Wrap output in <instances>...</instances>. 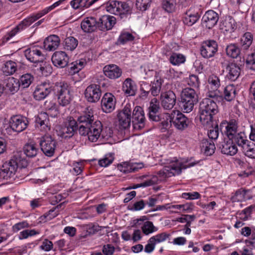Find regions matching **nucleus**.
Instances as JSON below:
<instances>
[{
    "label": "nucleus",
    "mask_w": 255,
    "mask_h": 255,
    "mask_svg": "<svg viewBox=\"0 0 255 255\" xmlns=\"http://www.w3.org/2000/svg\"><path fill=\"white\" fill-rule=\"evenodd\" d=\"M79 133L82 136H88L91 142H96L101 136L103 138H108L112 133L110 128H103L102 123L95 120L93 110L87 108L78 117Z\"/></svg>",
    "instance_id": "nucleus-1"
},
{
    "label": "nucleus",
    "mask_w": 255,
    "mask_h": 255,
    "mask_svg": "<svg viewBox=\"0 0 255 255\" xmlns=\"http://www.w3.org/2000/svg\"><path fill=\"white\" fill-rule=\"evenodd\" d=\"M28 163L24 159H20V157L14 156L8 162L4 163L0 169V178L4 179L13 178L14 176H19L20 172L26 176L28 173L26 169Z\"/></svg>",
    "instance_id": "nucleus-2"
},
{
    "label": "nucleus",
    "mask_w": 255,
    "mask_h": 255,
    "mask_svg": "<svg viewBox=\"0 0 255 255\" xmlns=\"http://www.w3.org/2000/svg\"><path fill=\"white\" fill-rule=\"evenodd\" d=\"M165 118L159 126L162 132L167 131L172 124L178 129L183 130L187 128L189 120L179 111H173L170 114H166Z\"/></svg>",
    "instance_id": "nucleus-3"
},
{
    "label": "nucleus",
    "mask_w": 255,
    "mask_h": 255,
    "mask_svg": "<svg viewBox=\"0 0 255 255\" xmlns=\"http://www.w3.org/2000/svg\"><path fill=\"white\" fill-rule=\"evenodd\" d=\"M200 120L204 126L213 125L214 116L218 113V106L210 98H205L200 102L199 108Z\"/></svg>",
    "instance_id": "nucleus-4"
},
{
    "label": "nucleus",
    "mask_w": 255,
    "mask_h": 255,
    "mask_svg": "<svg viewBox=\"0 0 255 255\" xmlns=\"http://www.w3.org/2000/svg\"><path fill=\"white\" fill-rule=\"evenodd\" d=\"M53 91L57 97L59 105L66 107L70 104L73 96L72 88L69 84L65 82H57L53 87Z\"/></svg>",
    "instance_id": "nucleus-5"
},
{
    "label": "nucleus",
    "mask_w": 255,
    "mask_h": 255,
    "mask_svg": "<svg viewBox=\"0 0 255 255\" xmlns=\"http://www.w3.org/2000/svg\"><path fill=\"white\" fill-rule=\"evenodd\" d=\"M198 163V162H193L189 163L188 164H185L184 163L178 162L177 159L173 160L168 159L165 162V164L167 165L165 166L163 169L159 171L157 173L161 177L166 178L175 176L180 174L182 169L193 166Z\"/></svg>",
    "instance_id": "nucleus-6"
},
{
    "label": "nucleus",
    "mask_w": 255,
    "mask_h": 255,
    "mask_svg": "<svg viewBox=\"0 0 255 255\" xmlns=\"http://www.w3.org/2000/svg\"><path fill=\"white\" fill-rule=\"evenodd\" d=\"M179 106L184 113H190L198 102V97L195 90L191 88H187L182 90Z\"/></svg>",
    "instance_id": "nucleus-7"
},
{
    "label": "nucleus",
    "mask_w": 255,
    "mask_h": 255,
    "mask_svg": "<svg viewBox=\"0 0 255 255\" xmlns=\"http://www.w3.org/2000/svg\"><path fill=\"white\" fill-rule=\"evenodd\" d=\"M107 10L115 15H119L121 19L126 18L131 13V8L126 2L112 0L107 4Z\"/></svg>",
    "instance_id": "nucleus-8"
},
{
    "label": "nucleus",
    "mask_w": 255,
    "mask_h": 255,
    "mask_svg": "<svg viewBox=\"0 0 255 255\" xmlns=\"http://www.w3.org/2000/svg\"><path fill=\"white\" fill-rule=\"evenodd\" d=\"M39 145L41 150L47 156H52L57 145L56 140L50 135L42 136L40 140Z\"/></svg>",
    "instance_id": "nucleus-9"
},
{
    "label": "nucleus",
    "mask_w": 255,
    "mask_h": 255,
    "mask_svg": "<svg viewBox=\"0 0 255 255\" xmlns=\"http://www.w3.org/2000/svg\"><path fill=\"white\" fill-rule=\"evenodd\" d=\"M8 124L9 128L13 131L19 133L27 128L29 121L27 118L24 116L14 115L10 118Z\"/></svg>",
    "instance_id": "nucleus-10"
},
{
    "label": "nucleus",
    "mask_w": 255,
    "mask_h": 255,
    "mask_svg": "<svg viewBox=\"0 0 255 255\" xmlns=\"http://www.w3.org/2000/svg\"><path fill=\"white\" fill-rule=\"evenodd\" d=\"M79 130V125L72 117H68L65 126L61 128L60 135L64 138L72 137L75 133Z\"/></svg>",
    "instance_id": "nucleus-11"
},
{
    "label": "nucleus",
    "mask_w": 255,
    "mask_h": 255,
    "mask_svg": "<svg viewBox=\"0 0 255 255\" xmlns=\"http://www.w3.org/2000/svg\"><path fill=\"white\" fill-rule=\"evenodd\" d=\"M131 109L130 104H127L124 109L117 115L120 129H126L130 127L131 123Z\"/></svg>",
    "instance_id": "nucleus-12"
},
{
    "label": "nucleus",
    "mask_w": 255,
    "mask_h": 255,
    "mask_svg": "<svg viewBox=\"0 0 255 255\" xmlns=\"http://www.w3.org/2000/svg\"><path fill=\"white\" fill-rule=\"evenodd\" d=\"M218 44L214 40H208L203 42L200 48L201 55L205 58L213 57L218 51Z\"/></svg>",
    "instance_id": "nucleus-13"
},
{
    "label": "nucleus",
    "mask_w": 255,
    "mask_h": 255,
    "mask_svg": "<svg viewBox=\"0 0 255 255\" xmlns=\"http://www.w3.org/2000/svg\"><path fill=\"white\" fill-rule=\"evenodd\" d=\"M132 123L134 128L141 129L145 125V118L143 109L140 106H136L132 112Z\"/></svg>",
    "instance_id": "nucleus-14"
},
{
    "label": "nucleus",
    "mask_w": 255,
    "mask_h": 255,
    "mask_svg": "<svg viewBox=\"0 0 255 255\" xmlns=\"http://www.w3.org/2000/svg\"><path fill=\"white\" fill-rule=\"evenodd\" d=\"M238 124L235 120H231L229 122H222L220 125V130L229 138L232 139L237 133Z\"/></svg>",
    "instance_id": "nucleus-15"
},
{
    "label": "nucleus",
    "mask_w": 255,
    "mask_h": 255,
    "mask_svg": "<svg viewBox=\"0 0 255 255\" xmlns=\"http://www.w3.org/2000/svg\"><path fill=\"white\" fill-rule=\"evenodd\" d=\"M84 94L88 102H97L102 95L100 86L97 84H91L88 86L85 91Z\"/></svg>",
    "instance_id": "nucleus-16"
},
{
    "label": "nucleus",
    "mask_w": 255,
    "mask_h": 255,
    "mask_svg": "<svg viewBox=\"0 0 255 255\" xmlns=\"http://www.w3.org/2000/svg\"><path fill=\"white\" fill-rule=\"evenodd\" d=\"M160 101L161 106L164 109L170 110L175 105L176 96L173 91L169 90L161 93Z\"/></svg>",
    "instance_id": "nucleus-17"
},
{
    "label": "nucleus",
    "mask_w": 255,
    "mask_h": 255,
    "mask_svg": "<svg viewBox=\"0 0 255 255\" xmlns=\"http://www.w3.org/2000/svg\"><path fill=\"white\" fill-rule=\"evenodd\" d=\"M24 54L26 59L30 62L38 64L44 59V55L37 47H32L26 49Z\"/></svg>",
    "instance_id": "nucleus-18"
},
{
    "label": "nucleus",
    "mask_w": 255,
    "mask_h": 255,
    "mask_svg": "<svg viewBox=\"0 0 255 255\" xmlns=\"http://www.w3.org/2000/svg\"><path fill=\"white\" fill-rule=\"evenodd\" d=\"M116 99L111 93H105L101 100V107L102 111L105 113H110L115 108Z\"/></svg>",
    "instance_id": "nucleus-19"
},
{
    "label": "nucleus",
    "mask_w": 255,
    "mask_h": 255,
    "mask_svg": "<svg viewBox=\"0 0 255 255\" xmlns=\"http://www.w3.org/2000/svg\"><path fill=\"white\" fill-rule=\"evenodd\" d=\"M18 79L13 77H8L3 81L2 89L4 93L8 95H13L19 89Z\"/></svg>",
    "instance_id": "nucleus-20"
},
{
    "label": "nucleus",
    "mask_w": 255,
    "mask_h": 255,
    "mask_svg": "<svg viewBox=\"0 0 255 255\" xmlns=\"http://www.w3.org/2000/svg\"><path fill=\"white\" fill-rule=\"evenodd\" d=\"M219 20L218 14L213 10L206 12L202 19L203 26L208 29L213 27Z\"/></svg>",
    "instance_id": "nucleus-21"
},
{
    "label": "nucleus",
    "mask_w": 255,
    "mask_h": 255,
    "mask_svg": "<svg viewBox=\"0 0 255 255\" xmlns=\"http://www.w3.org/2000/svg\"><path fill=\"white\" fill-rule=\"evenodd\" d=\"M53 91V87L49 83H43L37 86L33 93L36 100L40 101L45 98Z\"/></svg>",
    "instance_id": "nucleus-22"
},
{
    "label": "nucleus",
    "mask_w": 255,
    "mask_h": 255,
    "mask_svg": "<svg viewBox=\"0 0 255 255\" xmlns=\"http://www.w3.org/2000/svg\"><path fill=\"white\" fill-rule=\"evenodd\" d=\"M53 65L59 68H64L68 65L69 57L67 54L62 51L55 52L51 57Z\"/></svg>",
    "instance_id": "nucleus-23"
},
{
    "label": "nucleus",
    "mask_w": 255,
    "mask_h": 255,
    "mask_svg": "<svg viewBox=\"0 0 255 255\" xmlns=\"http://www.w3.org/2000/svg\"><path fill=\"white\" fill-rule=\"evenodd\" d=\"M81 27L84 32L92 33L99 29L98 20L94 17L85 18L81 22Z\"/></svg>",
    "instance_id": "nucleus-24"
},
{
    "label": "nucleus",
    "mask_w": 255,
    "mask_h": 255,
    "mask_svg": "<svg viewBox=\"0 0 255 255\" xmlns=\"http://www.w3.org/2000/svg\"><path fill=\"white\" fill-rule=\"evenodd\" d=\"M99 30L107 31L111 29L116 23V18L111 15H104L99 20Z\"/></svg>",
    "instance_id": "nucleus-25"
},
{
    "label": "nucleus",
    "mask_w": 255,
    "mask_h": 255,
    "mask_svg": "<svg viewBox=\"0 0 255 255\" xmlns=\"http://www.w3.org/2000/svg\"><path fill=\"white\" fill-rule=\"evenodd\" d=\"M36 126L41 131L47 132L50 129L48 113L41 112L35 118Z\"/></svg>",
    "instance_id": "nucleus-26"
},
{
    "label": "nucleus",
    "mask_w": 255,
    "mask_h": 255,
    "mask_svg": "<svg viewBox=\"0 0 255 255\" xmlns=\"http://www.w3.org/2000/svg\"><path fill=\"white\" fill-rule=\"evenodd\" d=\"M252 191L250 189L241 188L237 190L234 195L232 196L231 200L232 202H242L253 198Z\"/></svg>",
    "instance_id": "nucleus-27"
},
{
    "label": "nucleus",
    "mask_w": 255,
    "mask_h": 255,
    "mask_svg": "<svg viewBox=\"0 0 255 255\" xmlns=\"http://www.w3.org/2000/svg\"><path fill=\"white\" fill-rule=\"evenodd\" d=\"M106 76L111 79H116L122 75L121 69L116 65L111 64L105 66L103 69Z\"/></svg>",
    "instance_id": "nucleus-28"
},
{
    "label": "nucleus",
    "mask_w": 255,
    "mask_h": 255,
    "mask_svg": "<svg viewBox=\"0 0 255 255\" xmlns=\"http://www.w3.org/2000/svg\"><path fill=\"white\" fill-rule=\"evenodd\" d=\"M226 70L228 74L226 75L227 78L232 81H236L239 77L241 69L240 67L235 63H229L226 68Z\"/></svg>",
    "instance_id": "nucleus-29"
},
{
    "label": "nucleus",
    "mask_w": 255,
    "mask_h": 255,
    "mask_svg": "<svg viewBox=\"0 0 255 255\" xmlns=\"http://www.w3.org/2000/svg\"><path fill=\"white\" fill-rule=\"evenodd\" d=\"M60 41V38L57 35H50L44 40L43 46L46 50L54 51L58 47Z\"/></svg>",
    "instance_id": "nucleus-30"
},
{
    "label": "nucleus",
    "mask_w": 255,
    "mask_h": 255,
    "mask_svg": "<svg viewBox=\"0 0 255 255\" xmlns=\"http://www.w3.org/2000/svg\"><path fill=\"white\" fill-rule=\"evenodd\" d=\"M219 147L222 153L227 155L233 156L238 152V148L236 145L234 144L230 139L227 141H223Z\"/></svg>",
    "instance_id": "nucleus-31"
},
{
    "label": "nucleus",
    "mask_w": 255,
    "mask_h": 255,
    "mask_svg": "<svg viewBox=\"0 0 255 255\" xmlns=\"http://www.w3.org/2000/svg\"><path fill=\"white\" fill-rule=\"evenodd\" d=\"M123 91L128 96H134L136 91V86L130 78H127L123 83Z\"/></svg>",
    "instance_id": "nucleus-32"
},
{
    "label": "nucleus",
    "mask_w": 255,
    "mask_h": 255,
    "mask_svg": "<svg viewBox=\"0 0 255 255\" xmlns=\"http://www.w3.org/2000/svg\"><path fill=\"white\" fill-rule=\"evenodd\" d=\"M236 88L233 85H227L224 89L221 97L223 100L228 102L234 100L236 96Z\"/></svg>",
    "instance_id": "nucleus-33"
},
{
    "label": "nucleus",
    "mask_w": 255,
    "mask_h": 255,
    "mask_svg": "<svg viewBox=\"0 0 255 255\" xmlns=\"http://www.w3.org/2000/svg\"><path fill=\"white\" fill-rule=\"evenodd\" d=\"M201 149L207 156L212 155L216 149L215 144L211 139H204L201 145Z\"/></svg>",
    "instance_id": "nucleus-34"
},
{
    "label": "nucleus",
    "mask_w": 255,
    "mask_h": 255,
    "mask_svg": "<svg viewBox=\"0 0 255 255\" xmlns=\"http://www.w3.org/2000/svg\"><path fill=\"white\" fill-rule=\"evenodd\" d=\"M220 27L224 31L231 33L236 28L235 20L231 17L226 18L221 22Z\"/></svg>",
    "instance_id": "nucleus-35"
},
{
    "label": "nucleus",
    "mask_w": 255,
    "mask_h": 255,
    "mask_svg": "<svg viewBox=\"0 0 255 255\" xmlns=\"http://www.w3.org/2000/svg\"><path fill=\"white\" fill-rule=\"evenodd\" d=\"M99 1H102V0H73L70 4L74 9L80 7L88 8Z\"/></svg>",
    "instance_id": "nucleus-36"
},
{
    "label": "nucleus",
    "mask_w": 255,
    "mask_h": 255,
    "mask_svg": "<svg viewBox=\"0 0 255 255\" xmlns=\"http://www.w3.org/2000/svg\"><path fill=\"white\" fill-rule=\"evenodd\" d=\"M242 149L246 156L251 158H255V143L253 141H247Z\"/></svg>",
    "instance_id": "nucleus-37"
},
{
    "label": "nucleus",
    "mask_w": 255,
    "mask_h": 255,
    "mask_svg": "<svg viewBox=\"0 0 255 255\" xmlns=\"http://www.w3.org/2000/svg\"><path fill=\"white\" fill-rule=\"evenodd\" d=\"M23 152L29 158H33L36 156L39 152V149L35 144L27 143L23 148Z\"/></svg>",
    "instance_id": "nucleus-38"
},
{
    "label": "nucleus",
    "mask_w": 255,
    "mask_h": 255,
    "mask_svg": "<svg viewBox=\"0 0 255 255\" xmlns=\"http://www.w3.org/2000/svg\"><path fill=\"white\" fill-rule=\"evenodd\" d=\"M44 107L48 114L52 117H57L59 114V106L54 102L46 101L44 103Z\"/></svg>",
    "instance_id": "nucleus-39"
},
{
    "label": "nucleus",
    "mask_w": 255,
    "mask_h": 255,
    "mask_svg": "<svg viewBox=\"0 0 255 255\" xmlns=\"http://www.w3.org/2000/svg\"><path fill=\"white\" fill-rule=\"evenodd\" d=\"M37 68V70L39 71L41 75L45 76L49 75L52 72L51 66L44 60L38 63V64L35 66Z\"/></svg>",
    "instance_id": "nucleus-40"
},
{
    "label": "nucleus",
    "mask_w": 255,
    "mask_h": 255,
    "mask_svg": "<svg viewBox=\"0 0 255 255\" xmlns=\"http://www.w3.org/2000/svg\"><path fill=\"white\" fill-rule=\"evenodd\" d=\"M231 140L234 144L238 145L242 148L243 146L247 143V141H249V140L247 139V137L244 132L237 133Z\"/></svg>",
    "instance_id": "nucleus-41"
},
{
    "label": "nucleus",
    "mask_w": 255,
    "mask_h": 255,
    "mask_svg": "<svg viewBox=\"0 0 255 255\" xmlns=\"http://www.w3.org/2000/svg\"><path fill=\"white\" fill-rule=\"evenodd\" d=\"M253 40V34L249 32H246L241 38V46L245 50L248 49L251 45Z\"/></svg>",
    "instance_id": "nucleus-42"
},
{
    "label": "nucleus",
    "mask_w": 255,
    "mask_h": 255,
    "mask_svg": "<svg viewBox=\"0 0 255 255\" xmlns=\"http://www.w3.org/2000/svg\"><path fill=\"white\" fill-rule=\"evenodd\" d=\"M16 62L11 60L6 61L2 67V71L6 75H11L16 72Z\"/></svg>",
    "instance_id": "nucleus-43"
},
{
    "label": "nucleus",
    "mask_w": 255,
    "mask_h": 255,
    "mask_svg": "<svg viewBox=\"0 0 255 255\" xmlns=\"http://www.w3.org/2000/svg\"><path fill=\"white\" fill-rule=\"evenodd\" d=\"M34 80V77L30 73H26L20 76L18 81L19 84V87L21 86L23 88H28Z\"/></svg>",
    "instance_id": "nucleus-44"
},
{
    "label": "nucleus",
    "mask_w": 255,
    "mask_h": 255,
    "mask_svg": "<svg viewBox=\"0 0 255 255\" xmlns=\"http://www.w3.org/2000/svg\"><path fill=\"white\" fill-rule=\"evenodd\" d=\"M185 57L180 53H172L170 55L169 61L173 65H179L185 62Z\"/></svg>",
    "instance_id": "nucleus-45"
},
{
    "label": "nucleus",
    "mask_w": 255,
    "mask_h": 255,
    "mask_svg": "<svg viewBox=\"0 0 255 255\" xmlns=\"http://www.w3.org/2000/svg\"><path fill=\"white\" fill-rule=\"evenodd\" d=\"M163 80L159 78L151 82L150 94L153 96H156L160 93Z\"/></svg>",
    "instance_id": "nucleus-46"
},
{
    "label": "nucleus",
    "mask_w": 255,
    "mask_h": 255,
    "mask_svg": "<svg viewBox=\"0 0 255 255\" xmlns=\"http://www.w3.org/2000/svg\"><path fill=\"white\" fill-rule=\"evenodd\" d=\"M78 41L77 39L73 36H69L65 39L64 46L65 49L72 51L77 46Z\"/></svg>",
    "instance_id": "nucleus-47"
},
{
    "label": "nucleus",
    "mask_w": 255,
    "mask_h": 255,
    "mask_svg": "<svg viewBox=\"0 0 255 255\" xmlns=\"http://www.w3.org/2000/svg\"><path fill=\"white\" fill-rule=\"evenodd\" d=\"M227 55L232 58H236L240 54V48L235 44H231L226 48Z\"/></svg>",
    "instance_id": "nucleus-48"
},
{
    "label": "nucleus",
    "mask_w": 255,
    "mask_h": 255,
    "mask_svg": "<svg viewBox=\"0 0 255 255\" xmlns=\"http://www.w3.org/2000/svg\"><path fill=\"white\" fill-rule=\"evenodd\" d=\"M199 18L200 15L197 12L189 15L186 13L183 17V21L185 24L192 26L197 21Z\"/></svg>",
    "instance_id": "nucleus-49"
},
{
    "label": "nucleus",
    "mask_w": 255,
    "mask_h": 255,
    "mask_svg": "<svg viewBox=\"0 0 255 255\" xmlns=\"http://www.w3.org/2000/svg\"><path fill=\"white\" fill-rule=\"evenodd\" d=\"M165 114L159 115V113L153 112H148V117L150 120L156 123L155 126L159 129V126L164 118H165Z\"/></svg>",
    "instance_id": "nucleus-50"
},
{
    "label": "nucleus",
    "mask_w": 255,
    "mask_h": 255,
    "mask_svg": "<svg viewBox=\"0 0 255 255\" xmlns=\"http://www.w3.org/2000/svg\"><path fill=\"white\" fill-rule=\"evenodd\" d=\"M158 180L157 176H153L151 178L148 179L141 183L135 184L132 187H129V189H136L139 187H148L157 184Z\"/></svg>",
    "instance_id": "nucleus-51"
},
{
    "label": "nucleus",
    "mask_w": 255,
    "mask_h": 255,
    "mask_svg": "<svg viewBox=\"0 0 255 255\" xmlns=\"http://www.w3.org/2000/svg\"><path fill=\"white\" fill-rule=\"evenodd\" d=\"M162 8L167 12H173L175 10V0H163L162 2Z\"/></svg>",
    "instance_id": "nucleus-52"
},
{
    "label": "nucleus",
    "mask_w": 255,
    "mask_h": 255,
    "mask_svg": "<svg viewBox=\"0 0 255 255\" xmlns=\"http://www.w3.org/2000/svg\"><path fill=\"white\" fill-rule=\"evenodd\" d=\"M150 84H149L145 82H142L141 83L140 87V98L142 99H146L148 96L149 94H150Z\"/></svg>",
    "instance_id": "nucleus-53"
},
{
    "label": "nucleus",
    "mask_w": 255,
    "mask_h": 255,
    "mask_svg": "<svg viewBox=\"0 0 255 255\" xmlns=\"http://www.w3.org/2000/svg\"><path fill=\"white\" fill-rule=\"evenodd\" d=\"M142 231L145 235L153 233L157 231L158 229L155 227L153 223L150 221H146L141 227Z\"/></svg>",
    "instance_id": "nucleus-54"
},
{
    "label": "nucleus",
    "mask_w": 255,
    "mask_h": 255,
    "mask_svg": "<svg viewBox=\"0 0 255 255\" xmlns=\"http://www.w3.org/2000/svg\"><path fill=\"white\" fill-rule=\"evenodd\" d=\"M206 128H211V129L208 130V135L210 139H216L219 135V130H218V126L216 124V123H214V121H213V125L205 126Z\"/></svg>",
    "instance_id": "nucleus-55"
},
{
    "label": "nucleus",
    "mask_w": 255,
    "mask_h": 255,
    "mask_svg": "<svg viewBox=\"0 0 255 255\" xmlns=\"http://www.w3.org/2000/svg\"><path fill=\"white\" fill-rule=\"evenodd\" d=\"M208 82L210 85L211 88L214 91L218 90L221 85L219 78L215 75H212L209 76Z\"/></svg>",
    "instance_id": "nucleus-56"
},
{
    "label": "nucleus",
    "mask_w": 255,
    "mask_h": 255,
    "mask_svg": "<svg viewBox=\"0 0 255 255\" xmlns=\"http://www.w3.org/2000/svg\"><path fill=\"white\" fill-rule=\"evenodd\" d=\"M170 236L169 234L166 232H162L161 233L157 234L155 236H152L150 238L151 242H153L156 245L161 242H163L168 239Z\"/></svg>",
    "instance_id": "nucleus-57"
},
{
    "label": "nucleus",
    "mask_w": 255,
    "mask_h": 255,
    "mask_svg": "<svg viewBox=\"0 0 255 255\" xmlns=\"http://www.w3.org/2000/svg\"><path fill=\"white\" fill-rule=\"evenodd\" d=\"M151 1V0H136L135 5L138 10L144 11L150 6Z\"/></svg>",
    "instance_id": "nucleus-58"
},
{
    "label": "nucleus",
    "mask_w": 255,
    "mask_h": 255,
    "mask_svg": "<svg viewBox=\"0 0 255 255\" xmlns=\"http://www.w3.org/2000/svg\"><path fill=\"white\" fill-rule=\"evenodd\" d=\"M134 36L129 32L122 33L118 39V41L124 44L128 41H132L134 40Z\"/></svg>",
    "instance_id": "nucleus-59"
},
{
    "label": "nucleus",
    "mask_w": 255,
    "mask_h": 255,
    "mask_svg": "<svg viewBox=\"0 0 255 255\" xmlns=\"http://www.w3.org/2000/svg\"><path fill=\"white\" fill-rule=\"evenodd\" d=\"M84 168V165L81 162L73 163V168L70 170L71 172L75 175H79L82 173Z\"/></svg>",
    "instance_id": "nucleus-60"
},
{
    "label": "nucleus",
    "mask_w": 255,
    "mask_h": 255,
    "mask_svg": "<svg viewBox=\"0 0 255 255\" xmlns=\"http://www.w3.org/2000/svg\"><path fill=\"white\" fill-rule=\"evenodd\" d=\"M246 63L248 69L255 71V53H252L248 56Z\"/></svg>",
    "instance_id": "nucleus-61"
},
{
    "label": "nucleus",
    "mask_w": 255,
    "mask_h": 255,
    "mask_svg": "<svg viewBox=\"0 0 255 255\" xmlns=\"http://www.w3.org/2000/svg\"><path fill=\"white\" fill-rule=\"evenodd\" d=\"M54 211L55 209H51L48 211V212L41 216L40 217V222H46L47 221H49L55 217L57 215V214L56 213H54Z\"/></svg>",
    "instance_id": "nucleus-62"
},
{
    "label": "nucleus",
    "mask_w": 255,
    "mask_h": 255,
    "mask_svg": "<svg viewBox=\"0 0 255 255\" xmlns=\"http://www.w3.org/2000/svg\"><path fill=\"white\" fill-rule=\"evenodd\" d=\"M188 84L191 87L198 88L200 82L198 76L194 74L190 75L188 80Z\"/></svg>",
    "instance_id": "nucleus-63"
},
{
    "label": "nucleus",
    "mask_w": 255,
    "mask_h": 255,
    "mask_svg": "<svg viewBox=\"0 0 255 255\" xmlns=\"http://www.w3.org/2000/svg\"><path fill=\"white\" fill-rule=\"evenodd\" d=\"M182 198L187 200L197 199L200 198V194L197 192L183 193L181 195Z\"/></svg>",
    "instance_id": "nucleus-64"
}]
</instances>
